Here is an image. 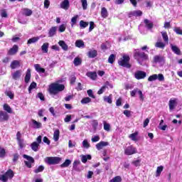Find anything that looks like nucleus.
<instances>
[{
  "label": "nucleus",
  "mask_w": 182,
  "mask_h": 182,
  "mask_svg": "<svg viewBox=\"0 0 182 182\" xmlns=\"http://www.w3.org/2000/svg\"><path fill=\"white\" fill-rule=\"evenodd\" d=\"M134 58L136 60L139 65H146V62L149 60V55L139 50H135L134 53Z\"/></svg>",
  "instance_id": "obj_1"
},
{
  "label": "nucleus",
  "mask_w": 182,
  "mask_h": 182,
  "mask_svg": "<svg viewBox=\"0 0 182 182\" xmlns=\"http://www.w3.org/2000/svg\"><path fill=\"white\" fill-rule=\"evenodd\" d=\"M65 90V85L58 82H53L50 85L48 92L50 95H58L60 92Z\"/></svg>",
  "instance_id": "obj_2"
},
{
  "label": "nucleus",
  "mask_w": 182,
  "mask_h": 182,
  "mask_svg": "<svg viewBox=\"0 0 182 182\" xmlns=\"http://www.w3.org/2000/svg\"><path fill=\"white\" fill-rule=\"evenodd\" d=\"M130 57L127 55H124L122 58H121L118 60V65L119 66H123V68H130Z\"/></svg>",
  "instance_id": "obj_3"
},
{
  "label": "nucleus",
  "mask_w": 182,
  "mask_h": 182,
  "mask_svg": "<svg viewBox=\"0 0 182 182\" xmlns=\"http://www.w3.org/2000/svg\"><path fill=\"white\" fill-rule=\"evenodd\" d=\"M136 153L137 149L132 145L124 148V154H126V156H133V154H136Z\"/></svg>",
  "instance_id": "obj_4"
},
{
  "label": "nucleus",
  "mask_w": 182,
  "mask_h": 182,
  "mask_svg": "<svg viewBox=\"0 0 182 182\" xmlns=\"http://www.w3.org/2000/svg\"><path fill=\"white\" fill-rule=\"evenodd\" d=\"M154 80H159V82H163L164 80V75L163 74H154L149 77V82H154Z\"/></svg>",
  "instance_id": "obj_5"
},
{
  "label": "nucleus",
  "mask_w": 182,
  "mask_h": 182,
  "mask_svg": "<svg viewBox=\"0 0 182 182\" xmlns=\"http://www.w3.org/2000/svg\"><path fill=\"white\" fill-rule=\"evenodd\" d=\"M36 141H37L33 142L31 145V147L33 151H38V150H39V144L42 143V136H38Z\"/></svg>",
  "instance_id": "obj_6"
},
{
  "label": "nucleus",
  "mask_w": 182,
  "mask_h": 182,
  "mask_svg": "<svg viewBox=\"0 0 182 182\" xmlns=\"http://www.w3.org/2000/svg\"><path fill=\"white\" fill-rule=\"evenodd\" d=\"M14 177V171L12 170H9L5 174L0 176L1 181L6 182L8 178H12Z\"/></svg>",
  "instance_id": "obj_7"
},
{
  "label": "nucleus",
  "mask_w": 182,
  "mask_h": 182,
  "mask_svg": "<svg viewBox=\"0 0 182 182\" xmlns=\"http://www.w3.org/2000/svg\"><path fill=\"white\" fill-rule=\"evenodd\" d=\"M47 164H58L60 162V158L59 157H47L45 159Z\"/></svg>",
  "instance_id": "obj_8"
},
{
  "label": "nucleus",
  "mask_w": 182,
  "mask_h": 182,
  "mask_svg": "<svg viewBox=\"0 0 182 182\" xmlns=\"http://www.w3.org/2000/svg\"><path fill=\"white\" fill-rule=\"evenodd\" d=\"M23 157V159H26V160H27V161H25L26 166H27L28 168H31V167H32V163H34L35 160L31 156H29L26 154H24Z\"/></svg>",
  "instance_id": "obj_9"
},
{
  "label": "nucleus",
  "mask_w": 182,
  "mask_h": 182,
  "mask_svg": "<svg viewBox=\"0 0 182 182\" xmlns=\"http://www.w3.org/2000/svg\"><path fill=\"white\" fill-rule=\"evenodd\" d=\"M147 76V73H146V72L144 71H136L134 73V77L135 79H137V80H140L141 79H144V77H146Z\"/></svg>",
  "instance_id": "obj_10"
},
{
  "label": "nucleus",
  "mask_w": 182,
  "mask_h": 182,
  "mask_svg": "<svg viewBox=\"0 0 182 182\" xmlns=\"http://www.w3.org/2000/svg\"><path fill=\"white\" fill-rule=\"evenodd\" d=\"M168 106L170 112H173V110L177 107V99L171 98L169 100Z\"/></svg>",
  "instance_id": "obj_11"
},
{
  "label": "nucleus",
  "mask_w": 182,
  "mask_h": 182,
  "mask_svg": "<svg viewBox=\"0 0 182 182\" xmlns=\"http://www.w3.org/2000/svg\"><path fill=\"white\" fill-rule=\"evenodd\" d=\"M8 120H9V115L8 113L4 111H0V122H6Z\"/></svg>",
  "instance_id": "obj_12"
},
{
  "label": "nucleus",
  "mask_w": 182,
  "mask_h": 182,
  "mask_svg": "<svg viewBox=\"0 0 182 182\" xmlns=\"http://www.w3.org/2000/svg\"><path fill=\"white\" fill-rule=\"evenodd\" d=\"M141 15H143V12L140 10L130 11L128 14L129 18H132V16H141Z\"/></svg>",
  "instance_id": "obj_13"
},
{
  "label": "nucleus",
  "mask_w": 182,
  "mask_h": 182,
  "mask_svg": "<svg viewBox=\"0 0 182 182\" xmlns=\"http://www.w3.org/2000/svg\"><path fill=\"white\" fill-rule=\"evenodd\" d=\"M154 61L155 63H164L166 62V60L164 59V57L161 55H155L154 57Z\"/></svg>",
  "instance_id": "obj_14"
},
{
  "label": "nucleus",
  "mask_w": 182,
  "mask_h": 182,
  "mask_svg": "<svg viewBox=\"0 0 182 182\" xmlns=\"http://www.w3.org/2000/svg\"><path fill=\"white\" fill-rule=\"evenodd\" d=\"M107 146H109V142L102 141L96 144V149L98 150H102L103 147H106Z\"/></svg>",
  "instance_id": "obj_15"
},
{
  "label": "nucleus",
  "mask_w": 182,
  "mask_h": 182,
  "mask_svg": "<svg viewBox=\"0 0 182 182\" xmlns=\"http://www.w3.org/2000/svg\"><path fill=\"white\" fill-rule=\"evenodd\" d=\"M12 78L14 80H18L22 76V71L21 70H16L14 73L11 74Z\"/></svg>",
  "instance_id": "obj_16"
},
{
  "label": "nucleus",
  "mask_w": 182,
  "mask_h": 182,
  "mask_svg": "<svg viewBox=\"0 0 182 182\" xmlns=\"http://www.w3.org/2000/svg\"><path fill=\"white\" fill-rule=\"evenodd\" d=\"M18 47L16 45H14L13 48H10L8 51V55H14L18 52Z\"/></svg>",
  "instance_id": "obj_17"
},
{
  "label": "nucleus",
  "mask_w": 182,
  "mask_h": 182,
  "mask_svg": "<svg viewBox=\"0 0 182 182\" xmlns=\"http://www.w3.org/2000/svg\"><path fill=\"white\" fill-rule=\"evenodd\" d=\"M166 45H167V43L158 41L155 43V48H159V49H164V48H166Z\"/></svg>",
  "instance_id": "obj_18"
},
{
  "label": "nucleus",
  "mask_w": 182,
  "mask_h": 182,
  "mask_svg": "<svg viewBox=\"0 0 182 182\" xmlns=\"http://www.w3.org/2000/svg\"><path fill=\"white\" fill-rule=\"evenodd\" d=\"M56 31H58L57 26L51 27L48 31L49 38H52L53 36H55V35H56Z\"/></svg>",
  "instance_id": "obj_19"
},
{
  "label": "nucleus",
  "mask_w": 182,
  "mask_h": 182,
  "mask_svg": "<svg viewBox=\"0 0 182 182\" xmlns=\"http://www.w3.org/2000/svg\"><path fill=\"white\" fill-rule=\"evenodd\" d=\"M60 8L62 9H65V11H68L69 9V0H64L60 4Z\"/></svg>",
  "instance_id": "obj_20"
},
{
  "label": "nucleus",
  "mask_w": 182,
  "mask_h": 182,
  "mask_svg": "<svg viewBox=\"0 0 182 182\" xmlns=\"http://www.w3.org/2000/svg\"><path fill=\"white\" fill-rule=\"evenodd\" d=\"M86 75L87 77L92 79V80H96V78L97 77V73H96V72H88Z\"/></svg>",
  "instance_id": "obj_21"
},
{
  "label": "nucleus",
  "mask_w": 182,
  "mask_h": 182,
  "mask_svg": "<svg viewBox=\"0 0 182 182\" xmlns=\"http://www.w3.org/2000/svg\"><path fill=\"white\" fill-rule=\"evenodd\" d=\"M32 127L33 129H41V127H42V123L38 122L35 119H32Z\"/></svg>",
  "instance_id": "obj_22"
},
{
  "label": "nucleus",
  "mask_w": 182,
  "mask_h": 182,
  "mask_svg": "<svg viewBox=\"0 0 182 182\" xmlns=\"http://www.w3.org/2000/svg\"><path fill=\"white\" fill-rule=\"evenodd\" d=\"M59 46L63 49V50H68L69 49V46H68V44L63 41H60L58 42Z\"/></svg>",
  "instance_id": "obj_23"
},
{
  "label": "nucleus",
  "mask_w": 182,
  "mask_h": 182,
  "mask_svg": "<svg viewBox=\"0 0 182 182\" xmlns=\"http://www.w3.org/2000/svg\"><path fill=\"white\" fill-rule=\"evenodd\" d=\"M81 161L82 163H87V160H92V156L88 154V155H81Z\"/></svg>",
  "instance_id": "obj_24"
},
{
  "label": "nucleus",
  "mask_w": 182,
  "mask_h": 182,
  "mask_svg": "<svg viewBox=\"0 0 182 182\" xmlns=\"http://www.w3.org/2000/svg\"><path fill=\"white\" fill-rule=\"evenodd\" d=\"M19 66H21L19 60H13L10 65L12 69H16V68H19Z\"/></svg>",
  "instance_id": "obj_25"
},
{
  "label": "nucleus",
  "mask_w": 182,
  "mask_h": 182,
  "mask_svg": "<svg viewBox=\"0 0 182 182\" xmlns=\"http://www.w3.org/2000/svg\"><path fill=\"white\" fill-rule=\"evenodd\" d=\"M101 16L104 18H106L107 16H109V13L107 12V9L105 7H102L101 9Z\"/></svg>",
  "instance_id": "obj_26"
},
{
  "label": "nucleus",
  "mask_w": 182,
  "mask_h": 182,
  "mask_svg": "<svg viewBox=\"0 0 182 182\" xmlns=\"http://www.w3.org/2000/svg\"><path fill=\"white\" fill-rule=\"evenodd\" d=\"M137 136H139V132H136L133 134H131L129 135V138L132 140V141H137L139 140L137 139Z\"/></svg>",
  "instance_id": "obj_27"
},
{
  "label": "nucleus",
  "mask_w": 182,
  "mask_h": 182,
  "mask_svg": "<svg viewBox=\"0 0 182 182\" xmlns=\"http://www.w3.org/2000/svg\"><path fill=\"white\" fill-rule=\"evenodd\" d=\"M30 80H31V70L28 68L26 73L24 81L26 83H29Z\"/></svg>",
  "instance_id": "obj_28"
},
{
  "label": "nucleus",
  "mask_w": 182,
  "mask_h": 182,
  "mask_svg": "<svg viewBox=\"0 0 182 182\" xmlns=\"http://www.w3.org/2000/svg\"><path fill=\"white\" fill-rule=\"evenodd\" d=\"M22 14L23 15H25V16H31V15L33 14V11L29 9H23Z\"/></svg>",
  "instance_id": "obj_29"
},
{
  "label": "nucleus",
  "mask_w": 182,
  "mask_h": 182,
  "mask_svg": "<svg viewBox=\"0 0 182 182\" xmlns=\"http://www.w3.org/2000/svg\"><path fill=\"white\" fill-rule=\"evenodd\" d=\"M34 68H35L36 72H38V73H45V69L41 68V65L36 64V65H34Z\"/></svg>",
  "instance_id": "obj_30"
},
{
  "label": "nucleus",
  "mask_w": 182,
  "mask_h": 182,
  "mask_svg": "<svg viewBox=\"0 0 182 182\" xmlns=\"http://www.w3.org/2000/svg\"><path fill=\"white\" fill-rule=\"evenodd\" d=\"M49 49V43H44L41 46V50L43 53H48Z\"/></svg>",
  "instance_id": "obj_31"
},
{
  "label": "nucleus",
  "mask_w": 182,
  "mask_h": 182,
  "mask_svg": "<svg viewBox=\"0 0 182 182\" xmlns=\"http://www.w3.org/2000/svg\"><path fill=\"white\" fill-rule=\"evenodd\" d=\"M79 19V15H75L71 18V26L73 28Z\"/></svg>",
  "instance_id": "obj_32"
},
{
  "label": "nucleus",
  "mask_w": 182,
  "mask_h": 182,
  "mask_svg": "<svg viewBox=\"0 0 182 182\" xmlns=\"http://www.w3.org/2000/svg\"><path fill=\"white\" fill-rule=\"evenodd\" d=\"M171 48L174 53H176V55H181V51H180V48H178V47H177L176 46H173L171 44Z\"/></svg>",
  "instance_id": "obj_33"
},
{
  "label": "nucleus",
  "mask_w": 182,
  "mask_h": 182,
  "mask_svg": "<svg viewBox=\"0 0 182 182\" xmlns=\"http://www.w3.org/2000/svg\"><path fill=\"white\" fill-rule=\"evenodd\" d=\"M89 58H96L97 56V50H91L88 52Z\"/></svg>",
  "instance_id": "obj_34"
},
{
  "label": "nucleus",
  "mask_w": 182,
  "mask_h": 182,
  "mask_svg": "<svg viewBox=\"0 0 182 182\" xmlns=\"http://www.w3.org/2000/svg\"><path fill=\"white\" fill-rule=\"evenodd\" d=\"M39 39H41V37H33V38L28 39L27 43H28V45H31L32 43H36V42H38V41H39Z\"/></svg>",
  "instance_id": "obj_35"
},
{
  "label": "nucleus",
  "mask_w": 182,
  "mask_h": 182,
  "mask_svg": "<svg viewBox=\"0 0 182 182\" xmlns=\"http://www.w3.org/2000/svg\"><path fill=\"white\" fill-rule=\"evenodd\" d=\"M75 46L77 48H85V42L82 40H77L75 41Z\"/></svg>",
  "instance_id": "obj_36"
},
{
  "label": "nucleus",
  "mask_w": 182,
  "mask_h": 182,
  "mask_svg": "<svg viewBox=\"0 0 182 182\" xmlns=\"http://www.w3.org/2000/svg\"><path fill=\"white\" fill-rule=\"evenodd\" d=\"M3 109L5 110V112H7V113H12V108H11V106H9L8 104H4Z\"/></svg>",
  "instance_id": "obj_37"
},
{
  "label": "nucleus",
  "mask_w": 182,
  "mask_h": 182,
  "mask_svg": "<svg viewBox=\"0 0 182 182\" xmlns=\"http://www.w3.org/2000/svg\"><path fill=\"white\" fill-rule=\"evenodd\" d=\"M162 38L164 41L166 43V45H168V36L166 32H161Z\"/></svg>",
  "instance_id": "obj_38"
},
{
  "label": "nucleus",
  "mask_w": 182,
  "mask_h": 182,
  "mask_svg": "<svg viewBox=\"0 0 182 182\" xmlns=\"http://www.w3.org/2000/svg\"><path fill=\"white\" fill-rule=\"evenodd\" d=\"M144 22L148 29H151V28H153V23L151 21L148 19H145Z\"/></svg>",
  "instance_id": "obj_39"
},
{
  "label": "nucleus",
  "mask_w": 182,
  "mask_h": 182,
  "mask_svg": "<svg viewBox=\"0 0 182 182\" xmlns=\"http://www.w3.org/2000/svg\"><path fill=\"white\" fill-rule=\"evenodd\" d=\"M164 123V120L161 119L160 121V123H159V129H160V130H166L167 129V125L165 124V125H163Z\"/></svg>",
  "instance_id": "obj_40"
},
{
  "label": "nucleus",
  "mask_w": 182,
  "mask_h": 182,
  "mask_svg": "<svg viewBox=\"0 0 182 182\" xmlns=\"http://www.w3.org/2000/svg\"><path fill=\"white\" fill-rule=\"evenodd\" d=\"M89 26V22H86L83 20H81L80 21V28H82L85 29V28H87Z\"/></svg>",
  "instance_id": "obj_41"
},
{
  "label": "nucleus",
  "mask_w": 182,
  "mask_h": 182,
  "mask_svg": "<svg viewBox=\"0 0 182 182\" xmlns=\"http://www.w3.org/2000/svg\"><path fill=\"white\" fill-rule=\"evenodd\" d=\"M73 63L75 66H79L80 65H82V59L77 57L74 59Z\"/></svg>",
  "instance_id": "obj_42"
},
{
  "label": "nucleus",
  "mask_w": 182,
  "mask_h": 182,
  "mask_svg": "<svg viewBox=\"0 0 182 182\" xmlns=\"http://www.w3.org/2000/svg\"><path fill=\"white\" fill-rule=\"evenodd\" d=\"M92 102V99L90 97L82 98L81 100L82 105H87V103H90Z\"/></svg>",
  "instance_id": "obj_43"
},
{
  "label": "nucleus",
  "mask_w": 182,
  "mask_h": 182,
  "mask_svg": "<svg viewBox=\"0 0 182 182\" xmlns=\"http://www.w3.org/2000/svg\"><path fill=\"white\" fill-rule=\"evenodd\" d=\"M82 147L83 149H89L90 147V144L87 141V139H84L82 141Z\"/></svg>",
  "instance_id": "obj_44"
},
{
  "label": "nucleus",
  "mask_w": 182,
  "mask_h": 182,
  "mask_svg": "<svg viewBox=\"0 0 182 182\" xmlns=\"http://www.w3.org/2000/svg\"><path fill=\"white\" fill-rule=\"evenodd\" d=\"M59 134H60L59 130L56 129L53 134V139L55 141H58V140H59Z\"/></svg>",
  "instance_id": "obj_45"
},
{
  "label": "nucleus",
  "mask_w": 182,
  "mask_h": 182,
  "mask_svg": "<svg viewBox=\"0 0 182 182\" xmlns=\"http://www.w3.org/2000/svg\"><path fill=\"white\" fill-rule=\"evenodd\" d=\"M81 4L82 9L86 11V9H87V0H81Z\"/></svg>",
  "instance_id": "obj_46"
},
{
  "label": "nucleus",
  "mask_w": 182,
  "mask_h": 182,
  "mask_svg": "<svg viewBox=\"0 0 182 182\" xmlns=\"http://www.w3.org/2000/svg\"><path fill=\"white\" fill-rule=\"evenodd\" d=\"M161 171H163V166H158L156 168V177H159L160 174H161Z\"/></svg>",
  "instance_id": "obj_47"
},
{
  "label": "nucleus",
  "mask_w": 182,
  "mask_h": 182,
  "mask_svg": "<svg viewBox=\"0 0 182 182\" xmlns=\"http://www.w3.org/2000/svg\"><path fill=\"white\" fill-rule=\"evenodd\" d=\"M71 163H72L71 160L67 159L65 161V162L63 164H61V167H69Z\"/></svg>",
  "instance_id": "obj_48"
},
{
  "label": "nucleus",
  "mask_w": 182,
  "mask_h": 182,
  "mask_svg": "<svg viewBox=\"0 0 182 182\" xmlns=\"http://www.w3.org/2000/svg\"><path fill=\"white\" fill-rule=\"evenodd\" d=\"M5 156H6V151H5V149L4 148L0 147V158L4 159V157H5Z\"/></svg>",
  "instance_id": "obj_49"
},
{
  "label": "nucleus",
  "mask_w": 182,
  "mask_h": 182,
  "mask_svg": "<svg viewBox=\"0 0 182 182\" xmlns=\"http://www.w3.org/2000/svg\"><path fill=\"white\" fill-rule=\"evenodd\" d=\"M45 170V166H39L37 168L34 170V173H42V171Z\"/></svg>",
  "instance_id": "obj_50"
},
{
  "label": "nucleus",
  "mask_w": 182,
  "mask_h": 182,
  "mask_svg": "<svg viewBox=\"0 0 182 182\" xmlns=\"http://www.w3.org/2000/svg\"><path fill=\"white\" fill-rule=\"evenodd\" d=\"M104 102H106L107 103H109V105H111L112 103V95H110L109 96H105L104 97Z\"/></svg>",
  "instance_id": "obj_51"
},
{
  "label": "nucleus",
  "mask_w": 182,
  "mask_h": 182,
  "mask_svg": "<svg viewBox=\"0 0 182 182\" xmlns=\"http://www.w3.org/2000/svg\"><path fill=\"white\" fill-rule=\"evenodd\" d=\"M114 60H116V55H114V54L110 55L108 58L109 63H113V62H114Z\"/></svg>",
  "instance_id": "obj_52"
},
{
  "label": "nucleus",
  "mask_w": 182,
  "mask_h": 182,
  "mask_svg": "<svg viewBox=\"0 0 182 182\" xmlns=\"http://www.w3.org/2000/svg\"><path fill=\"white\" fill-rule=\"evenodd\" d=\"M36 87V82H31L28 87V93L32 92V89H35Z\"/></svg>",
  "instance_id": "obj_53"
},
{
  "label": "nucleus",
  "mask_w": 182,
  "mask_h": 182,
  "mask_svg": "<svg viewBox=\"0 0 182 182\" xmlns=\"http://www.w3.org/2000/svg\"><path fill=\"white\" fill-rule=\"evenodd\" d=\"M58 31L60 33L65 32V31H66V25L65 24H61L59 27H58Z\"/></svg>",
  "instance_id": "obj_54"
},
{
  "label": "nucleus",
  "mask_w": 182,
  "mask_h": 182,
  "mask_svg": "<svg viewBox=\"0 0 182 182\" xmlns=\"http://www.w3.org/2000/svg\"><path fill=\"white\" fill-rule=\"evenodd\" d=\"M140 163H141V159H136V160L132 161V164H133V166H135V167H139Z\"/></svg>",
  "instance_id": "obj_55"
},
{
  "label": "nucleus",
  "mask_w": 182,
  "mask_h": 182,
  "mask_svg": "<svg viewBox=\"0 0 182 182\" xmlns=\"http://www.w3.org/2000/svg\"><path fill=\"white\" fill-rule=\"evenodd\" d=\"M136 93L137 95H139L140 100L143 102V100H144V95H143V92H141V90H139L138 88V91Z\"/></svg>",
  "instance_id": "obj_56"
},
{
  "label": "nucleus",
  "mask_w": 182,
  "mask_h": 182,
  "mask_svg": "<svg viewBox=\"0 0 182 182\" xmlns=\"http://www.w3.org/2000/svg\"><path fill=\"white\" fill-rule=\"evenodd\" d=\"M1 18H8V13L6 12V10L5 9H2L1 11V14H0Z\"/></svg>",
  "instance_id": "obj_57"
},
{
  "label": "nucleus",
  "mask_w": 182,
  "mask_h": 182,
  "mask_svg": "<svg viewBox=\"0 0 182 182\" xmlns=\"http://www.w3.org/2000/svg\"><path fill=\"white\" fill-rule=\"evenodd\" d=\"M121 181H122V177L120 176H116L109 181V182H121Z\"/></svg>",
  "instance_id": "obj_58"
},
{
  "label": "nucleus",
  "mask_w": 182,
  "mask_h": 182,
  "mask_svg": "<svg viewBox=\"0 0 182 182\" xmlns=\"http://www.w3.org/2000/svg\"><path fill=\"white\" fill-rule=\"evenodd\" d=\"M104 130L106 132H110V124L104 122Z\"/></svg>",
  "instance_id": "obj_59"
},
{
  "label": "nucleus",
  "mask_w": 182,
  "mask_h": 182,
  "mask_svg": "<svg viewBox=\"0 0 182 182\" xmlns=\"http://www.w3.org/2000/svg\"><path fill=\"white\" fill-rule=\"evenodd\" d=\"M100 140V137L99 136H94L92 137L91 141L92 143H96Z\"/></svg>",
  "instance_id": "obj_60"
},
{
  "label": "nucleus",
  "mask_w": 182,
  "mask_h": 182,
  "mask_svg": "<svg viewBox=\"0 0 182 182\" xmlns=\"http://www.w3.org/2000/svg\"><path fill=\"white\" fill-rule=\"evenodd\" d=\"M95 29V23L93 21L90 22L89 32H92Z\"/></svg>",
  "instance_id": "obj_61"
},
{
  "label": "nucleus",
  "mask_w": 182,
  "mask_h": 182,
  "mask_svg": "<svg viewBox=\"0 0 182 182\" xmlns=\"http://www.w3.org/2000/svg\"><path fill=\"white\" fill-rule=\"evenodd\" d=\"M6 96H9V97L10 98V99H14V93L12 92H11V91H6Z\"/></svg>",
  "instance_id": "obj_62"
},
{
  "label": "nucleus",
  "mask_w": 182,
  "mask_h": 182,
  "mask_svg": "<svg viewBox=\"0 0 182 182\" xmlns=\"http://www.w3.org/2000/svg\"><path fill=\"white\" fill-rule=\"evenodd\" d=\"M50 5V1H49V0L44 1V8H46V9H48Z\"/></svg>",
  "instance_id": "obj_63"
},
{
  "label": "nucleus",
  "mask_w": 182,
  "mask_h": 182,
  "mask_svg": "<svg viewBox=\"0 0 182 182\" xmlns=\"http://www.w3.org/2000/svg\"><path fill=\"white\" fill-rule=\"evenodd\" d=\"M174 31L178 35H182V30L180 28H176Z\"/></svg>",
  "instance_id": "obj_64"
}]
</instances>
